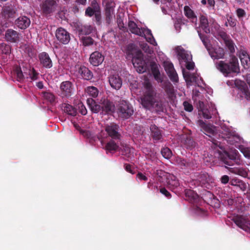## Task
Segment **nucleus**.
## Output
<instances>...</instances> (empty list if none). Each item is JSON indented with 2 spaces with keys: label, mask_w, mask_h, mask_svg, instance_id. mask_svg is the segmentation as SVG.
<instances>
[{
  "label": "nucleus",
  "mask_w": 250,
  "mask_h": 250,
  "mask_svg": "<svg viewBox=\"0 0 250 250\" xmlns=\"http://www.w3.org/2000/svg\"><path fill=\"white\" fill-rule=\"evenodd\" d=\"M144 91L141 98L143 107L147 110L155 111L157 113L163 112L164 105L162 101L148 80L143 83Z\"/></svg>",
  "instance_id": "f257e3e1"
},
{
  "label": "nucleus",
  "mask_w": 250,
  "mask_h": 250,
  "mask_svg": "<svg viewBox=\"0 0 250 250\" xmlns=\"http://www.w3.org/2000/svg\"><path fill=\"white\" fill-rule=\"evenodd\" d=\"M215 66L225 76L231 73H238L240 72L238 60L234 55L231 56L229 62L224 61L216 62Z\"/></svg>",
  "instance_id": "f03ea898"
},
{
  "label": "nucleus",
  "mask_w": 250,
  "mask_h": 250,
  "mask_svg": "<svg viewBox=\"0 0 250 250\" xmlns=\"http://www.w3.org/2000/svg\"><path fill=\"white\" fill-rule=\"evenodd\" d=\"M0 15L2 18L0 25L3 28H7L17 16V9L12 5L4 6L1 8Z\"/></svg>",
  "instance_id": "7ed1b4c3"
},
{
  "label": "nucleus",
  "mask_w": 250,
  "mask_h": 250,
  "mask_svg": "<svg viewBox=\"0 0 250 250\" xmlns=\"http://www.w3.org/2000/svg\"><path fill=\"white\" fill-rule=\"evenodd\" d=\"M117 113L119 117L128 119L133 114V107L128 101L120 100L117 104Z\"/></svg>",
  "instance_id": "20e7f679"
},
{
  "label": "nucleus",
  "mask_w": 250,
  "mask_h": 250,
  "mask_svg": "<svg viewBox=\"0 0 250 250\" xmlns=\"http://www.w3.org/2000/svg\"><path fill=\"white\" fill-rule=\"evenodd\" d=\"M221 161L226 165L233 166L235 164L237 166H240L242 164V161L240 159V155L236 150L231 152H225L221 156Z\"/></svg>",
  "instance_id": "39448f33"
},
{
  "label": "nucleus",
  "mask_w": 250,
  "mask_h": 250,
  "mask_svg": "<svg viewBox=\"0 0 250 250\" xmlns=\"http://www.w3.org/2000/svg\"><path fill=\"white\" fill-rule=\"evenodd\" d=\"M174 162L181 169L186 171L188 173L194 170L197 167L196 161L193 158L184 159L180 157H177L175 158Z\"/></svg>",
  "instance_id": "423d86ee"
},
{
  "label": "nucleus",
  "mask_w": 250,
  "mask_h": 250,
  "mask_svg": "<svg viewBox=\"0 0 250 250\" xmlns=\"http://www.w3.org/2000/svg\"><path fill=\"white\" fill-rule=\"evenodd\" d=\"M85 16L91 17L94 16L96 22L98 25L101 23V12L99 4L96 0L91 2V7L88 6L85 11Z\"/></svg>",
  "instance_id": "0eeeda50"
},
{
  "label": "nucleus",
  "mask_w": 250,
  "mask_h": 250,
  "mask_svg": "<svg viewBox=\"0 0 250 250\" xmlns=\"http://www.w3.org/2000/svg\"><path fill=\"white\" fill-rule=\"evenodd\" d=\"M60 89L59 96L62 98H68L73 94L74 87L71 82L65 81L61 83Z\"/></svg>",
  "instance_id": "6e6552de"
},
{
  "label": "nucleus",
  "mask_w": 250,
  "mask_h": 250,
  "mask_svg": "<svg viewBox=\"0 0 250 250\" xmlns=\"http://www.w3.org/2000/svg\"><path fill=\"white\" fill-rule=\"evenodd\" d=\"M198 125L201 128V130L209 138H211L210 141L215 145H217L218 142L214 139L212 138V136H214L215 134L214 130L215 127L210 125H207L205 124L203 121L199 120L198 121Z\"/></svg>",
  "instance_id": "1a4fd4ad"
},
{
  "label": "nucleus",
  "mask_w": 250,
  "mask_h": 250,
  "mask_svg": "<svg viewBox=\"0 0 250 250\" xmlns=\"http://www.w3.org/2000/svg\"><path fill=\"white\" fill-rule=\"evenodd\" d=\"M119 125L115 123H111L105 126V131L113 140H120L121 135L119 132Z\"/></svg>",
  "instance_id": "9d476101"
},
{
  "label": "nucleus",
  "mask_w": 250,
  "mask_h": 250,
  "mask_svg": "<svg viewBox=\"0 0 250 250\" xmlns=\"http://www.w3.org/2000/svg\"><path fill=\"white\" fill-rule=\"evenodd\" d=\"M115 3L114 2L110 0L106 2L104 15L105 23L107 25L111 23L113 19L115 18Z\"/></svg>",
  "instance_id": "9b49d317"
},
{
  "label": "nucleus",
  "mask_w": 250,
  "mask_h": 250,
  "mask_svg": "<svg viewBox=\"0 0 250 250\" xmlns=\"http://www.w3.org/2000/svg\"><path fill=\"white\" fill-rule=\"evenodd\" d=\"M4 38L8 42H19L21 40V34L12 28H8L5 31Z\"/></svg>",
  "instance_id": "f8f14e48"
},
{
  "label": "nucleus",
  "mask_w": 250,
  "mask_h": 250,
  "mask_svg": "<svg viewBox=\"0 0 250 250\" xmlns=\"http://www.w3.org/2000/svg\"><path fill=\"white\" fill-rule=\"evenodd\" d=\"M57 40L63 44H68L70 41V34L64 28H58L55 32Z\"/></svg>",
  "instance_id": "ddd939ff"
},
{
  "label": "nucleus",
  "mask_w": 250,
  "mask_h": 250,
  "mask_svg": "<svg viewBox=\"0 0 250 250\" xmlns=\"http://www.w3.org/2000/svg\"><path fill=\"white\" fill-rule=\"evenodd\" d=\"M136 58H133L132 60L133 64L139 73H143L146 71V66L142 59V52L140 50H138L136 52Z\"/></svg>",
  "instance_id": "4468645a"
},
{
  "label": "nucleus",
  "mask_w": 250,
  "mask_h": 250,
  "mask_svg": "<svg viewBox=\"0 0 250 250\" xmlns=\"http://www.w3.org/2000/svg\"><path fill=\"white\" fill-rule=\"evenodd\" d=\"M233 222L240 228L245 230H250V220L241 215H237L232 219Z\"/></svg>",
  "instance_id": "2eb2a0df"
},
{
  "label": "nucleus",
  "mask_w": 250,
  "mask_h": 250,
  "mask_svg": "<svg viewBox=\"0 0 250 250\" xmlns=\"http://www.w3.org/2000/svg\"><path fill=\"white\" fill-rule=\"evenodd\" d=\"M167 183L168 188L175 193L179 192L178 189H182L178 180L172 174H169L167 177Z\"/></svg>",
  "instance_id": "dca6fc26"
},
{
  "label": "nucleus",
  "mask_w": 250,
  "mask_h": 250,
  "mask_svg": "<svg viewBox=\"0 0 250 250\" xmlns=\"http://www.w3.org/2000/svg\"><path fill=\"white\" fill-rule=\"evenodd\" d=\"M102 104V112L104 115H111L114 112L115 110V105L114 103L109 100L104 99Z\"/></svg>",
  "instance_id": "f3484780"
},
{
  "label": "nucleus",
  "mask_w": 250,
  "mask_h": 250,
  "mask_svg": "<svg viewBox=\"0 0 250 250\" xmlns=\"http://www.w3.org/2000/svg\"><path fill=\"white\" fill-rule=\"evenodd\" d=\"M75 30L79 35H87L91 33L93 27L87 24H83L80 22H75L74 24Z\"/></svg>",
  "instance_id": "a211bd4d"
},
{
  "label": "nucleus",
  "mask_w": 250,
  "mask_h": 250,
  "mask_svg": "<svg viewBox=\"0 0 250 250\" xmlns=\"http://www.w3.org/2000/svg\"><path fill=\"white\" fill-rule=\"evenodd\" d=\"M57 6L55 0H45L42 3V9L43 13L49 14L55 11Z\"/></svg>",
  "instance_id": "6ab92c4d"
},
{
  "label": "nucleus",
  "mask_w": 250,
  "mask_h": 250,
  "mask_svg": "<svg viewBox=\"0 0 250 250\" xmlns=\"http://www.w3.org/2000/svg\"><path fill=\"white\" fill-rule=\"evenodd\" d=\"M176 50L180 62L184 61L186 62L192 60L191 54L185 50L182 47L180 46H177L176 48Z\"/></svg>",
  "instance_id": "aec40b11"
},
{
  "label": "nucleus",
  "mask_w": 250,
  "mask_h": 250,
  "mask_svg": "<svg viewBox=\"0 0 250 250\" xmlns=\"http://www.w3.org/2000/svg\"><path fill=\"white\" fill-rule=\"evenodd\" d=\"M104 59V56L101 52L95 51L90 55L89 62L92 65L97 66L103 62Z\"/></svg>",
  "instance_id": "412c9836"
},
{
  "label": "nucleus",
  "mask_w": 250,
  "mask_h": 250,
  "mask_svg": "<svg viewBox=\"0 0 250 250\" xmlns=\"http://www.w3.org/2000/svg\"><path fill=\"white\" fill-rule=\"evenodd\" d=\"M41 64L45 68H50L53 66V63L49 55L45 52H42L39 55Z\"/></svg>",
  "instance_id": "4be33fe9"
},
{
  "label": "nucleus",
  "mask_w": 250,
  "mask_h": 250,
  "mask_svg": "<svg viewBox=\"0 0 250 250\" xmlns=\"http://www.w3.org/2000/svg\"><path fill=\"white\" fill-rule=\"evenodd\" d=\"M30 19L26 16H21L17 18L15 21V25L19 28L24 30L30 25Z\"/></svg>",
  "instance_id": "5701e85b"
},
{
  "label": "nucleus",
  "mask_w": 250,
  "mask_h": 250,
  "mask_svg": "<svg viewBox=\"0 0 250 250\" xmlns=\"http://www.w3.org/2000/svg\"><path fill=\"white\" fill-rule=\"evenodd\" d=\"M151 136L153 140L162 142L163 140L162 131L155 125H151L150 126Z\"/></svg>",
  "instance_id": "b1692460"
},
{
  "label": "nucleus",
  "mask_w": 250,
  "mask_h": 250,
  "mask_svg": "<svg viewBox=\"0 0 250 250\" xmlns=\"http://www.w3.org/2000/svg\"><path fill=\"white\" fill-rule=\"evenodd\" d=\"M222 137L224 138L227 142L230 145H235L236 143H238L240 141V137L234 133H232L230 131H227V133L222 136Z\"/></svg>",
  "instance_id": "393cba45"
},
{
  "label": "nucleus",
  "mask_w": 250,
  "mask_h": 250,
  "mask_svg": "<svg viewBox=\"0 0 250 250\" xmlns=\"http://www.w3.org/2000/svg\"><path fill=\"white\" fill-rule=\"evenodd\" d=\"M239 57L243 67L245 69H248L250 67V57L247 52L241 50L239 53Z\"/></svg>",
  "instance_id": "a878e982"
},
{
  "label": "nucleus",
  "mask_w": 250,
  "mask_h": 250,
  "mask_svg": "<svg viewBox=\"0 0 250 250\" xmlns=\"http://www.w3.org/2000/svg\"><path fill=\"white\" fill-rule=\"evenodd\" d=\"M110 86L114 89L118 90L122 85V79L118 75H112L109 78Z\"/></svg>",
  "instance_id": "bb28decb"
},
{
  "label": "nucleus",
  "mask_w": 250,
  "mask_h": 250,
  "mask_svg": "<svg viewBox=\"0 0 250 250\" xmlns=\"http://www.w3.org/2000/svg\"><path fill=\"white\" fill-rule=\"evenodd\" d=\"M209 21L210 23L212 22L210 24L211 30H212L213 27L217 30L218 35L224 40V41L229 38V36L226 32L220 29V25L217 23L214 19L210 20Z\"/></svg>",
  "instance_id": "cd10ccee"
},
{
  "label": "nucleus",
  "mask_w": 250,
  "mask_h": 250,
  "mask_svg": "<svg viewBox=\"0 0 250 250\" xmlns=\"http://www.w3.org/2000/svg\"><path fill=\"white\" fill-rule=\"evenodd\" d=\"M78 73L84 80L89 81L93 78L92 72L86 67L81 66L78 69Z\"/></svg>",
  "instance_id": "c85d7f7f"
},
{
  "label": "nucleus",
  "mask_w": 250,
  "mask_h": 250,
  "mask_svg": "<svg viewBox=\"0 0 250 250\" xmlns=\"http://www.w3.org/2000/svg\"><path fill=\"white\" fill-rule=\"evenodd\" d=\"M151 73L155 80L158 82H162V79L161 77L158 65L155 62H151L150 64Z\"/></svg>",
  "instance_id": "c756f323"
},
{
  "label": "nucleus",
  "mask_w": 250,
  "mask_h": 250,
  "mask_svg": "<svg viewBox=\"0 0 250 250\" xmlns=\"http://www.w3.org/2000/svg\"><path fill=\"white\" fill-rule=\"evenodd\" d=\"M186 199L191 203H196L199 200L198 195L191 189L185 190Z\"/></svg>",
  "instance_id": "7c9ffc66"
},
{
  "label": "nucleus",
  "mask_w": 250,
  "mask_h": 250,
  "mask_svg": "<svg viewBox=\"0 0 250 250\" xmlns=\"http://www.w3.org/2000/svg\"><path fill=\"white\" fill-rule=\"evenodd\" d=\"M200 26L206 34H209L212 31L209 27L208 19L204 15H201L200 17Z\"/></svg>",
  "instance_id": "2f4dec72"
},
{
  "label": "nucleus",
  "mask_w": 250,
  "mask_h": 250,
  "mask_svg": "<svg viewBox=\"0 0 250 250\" xmlns=\"http://www.w3.org/2000/svg\"><path fill=\"white\" fill-rule=\"evenodd\" d=\"M196 180L199 183L202 187H207L210 180L208 174L207 173L199 174L197 177Z\"/></svg>",
  "instance_id": "473e14b6"
},
{
  "label": "nucleus",
  "mask_w": 250,
  "mask_h": 250,
  "mask_svg": "<svg viewBox=\"0 0 250 250\" xmlns=\"http://www.w3.org/2000/svg\"><path fill=\"white\" fill-rule=\"evenodd\" d=\"M141 30L142 37L144 36L146 40L150 44L154 45L156 44V42L150 29L142 28Z\"/></svg>",
  "instance_id": "72a5a7b5"
},
{
  "label": "nucleus",
  "mask_w": 250,
  "mask_h": 250,
  "mask_svg": "<svg viewBox=\"0 0 250 250\" xmlns=\"http://www.w3.org/2000/svg\"><path fill=\"white\" fill-rule=\"evenodd\" d=\"M87 104L92 112L97 113L100 111H102V104L99 105L97 104L93 99L88 98Z\"/></svg>",
  "instance_id": "f704fd0d"
},
{
  "label": "nucleus",
  "mask_w": 250,
  "mask_h": 250,
  "mask_svg": "<svg viewBox=\"0 0 250 250\" xmlns=\"http://www.w3.org/2000/svg\"><path fill=\"white\" fill-rule=\"evenodd\" d=\"M62 108L65 113L69 115L75 116L77 115V112L76 109L68 104H62Z\"/></svg>",
  "instance_id": "c9c22d12"
},
{
  "label": "nucleus",
  "mask_w": 250,
  "mask_h": 250,
  "mask_svg": "<svg viewBox=\"0 0 250 250\" xmlns=\"http://www.w3.org/2000/svg\"><path fill=\"white\" fill-rule=\"evenodd\" d=\"M128 26L130 31L134 34L142 36V30L139 28L133 21H129Z\"/></svg>",
  "instance_id": "e433bc0d"
},
{
  "label": "nucleus",
  "mask_w": 250,
  "mask_h": 250,
  "mask_svg": "<svg viewBox=\"0 0 250 250\" xmlns=\"http://www.w3.org/2000/svg\"><path fill=\"white\" fill-rule=\"evenodd\" d=\"M239 89L240 96L245 98L247 100H250V91L247 85L244 84L240 86Z\"/></svg>",
  "instance_id": "4c0bfd02"
},
{
  "label": "nucleus",
  "mask_w": 250,
  "mask_h": 250,
  "mask_svg": "<svg viewBox=\"0 0 250 250\" xmlns=\"http://www.w3.org/2000/svg\"><path fill=\"white\" fill-rule=\"evenodd\" d=\"M225 55L224 50L222 48H219L214 52L210 53L211 57L213 59L218 60L220 59H224Z\"/></svg>",
  "instance_id": "58836bf2"
},
{
  "label": "nucleus",
  "mask_w": 250,
  "mask_h": 250,
  "mask_svg": "<svg viewBox=\"0 0 250 250\" xmlns=\"http://www.w3.org/2000/svg\"><path fill=\"white\" fill-rule=\"evenodd\" d=\"M183 77L188 84H190L193 82H195L197 77L194 74H192L189 72H183Z\"/></svg>",
  "instance_id": "ea45409f"
},
{
  "label": "nucleus",
  "mask_w": 250,
  "mask_h": 250,
  "mask_svg": "<svg viewBox=\"0 0 250 250\" xmlns=\"http://www.w3.org/2000/svg\"><path fill=\"white\" fill-rule=\"evenodd\" d=\"M224 42L229 51L230 56L231 57L232 55H234L233 54L235 52V45L233 41L229 38L227 40H225Z\"/></svg>",
  "instance_id": "a19ab883"
},
{
  "label": "nucleus",
  "mask_w": 250,
  "mask_h": 250,
  "mask_svg": "<svg viewBox=\"0 0 250 250\" xmlns=\"http://www.w3.org/2000/svg\"><path fill=\"white\" fill-rule=\"evenodd\" d=\"M119 145L113 140H110L106 145L105 149L108 151H116L119 148Z\"/></svg>",
  "instance_id": "79ce46f5"
},
{
  "label": "nucleus",
  "mask_w": 250,
  "mask_h": 250,
  "mask_svg": "<svg viewBox=\"0 0 250 250\" xmlns=\"http://www.w3.org/2000/svg\"><path fill=\"white\" fill-rule=\"evenodd\" d=\"M183 145L187 148L192 149L195 146L196 143L189 137H187L183 140Z\"/></svg>",
  "instance_id": "37998d69"
},
{
  "label": "nucleus",
  "mask_w": 250,
  "mask_h": 250,
  "mask_svg": "<svg viewBox=\"0 0 250 250\" xmlns=\"http://www.w3.org/2000/svg\"><path fill=\"white\" fill-rule=\"evenodd\" d=\"M42 93L44 99L50 103H53L55 102L56 97L53 93L47 91H43Z\"/></svg>",
  "instance_id": "c03bdc74"
},
{
  "label": "nucleus",
  "mask_w": 250,
  "mask_h": 250,
  "mask_svg": "<svg viewBox=\"0 0 250 250\" xmlns=\"http://www.w3.org/2000/svg\"><path fill=\"white\" fill-rule=\"evenodd\" d=\"M184 13L186 16L189 19H192L196 18L194 12L188 6L184 7Z\"/></svg>",
  "instance_id": "a18cd8bd"
},
{
  "label": "nucleus",
  "mask_w": 250,
  "mask_h": 250,
  "mask_svg": "<svg viewBox=\"0 0 250 250\" xmlns=\"http://www.w3.org/2000/svg\"><path fill=\"white\" fill-rule=\"evenodd\" d=\"M87 92L93 98H96L98 95V90L97 88L94 86H89L87 88Z\"/></svg>",
  "instance_id": "49530a36"
},
{
  "label": "nucleus",
  "mask_w": 250,
  "mask_h": 250,
  "mask_svg": "<svg viewBox=\"0 0 250 250\" xmlns=\"http://www.w3.org/2000/svg\"><path fill=\"white\" fill-rule=\"evenodd\" d=\"M155 174L158 176V180L159 181H162L163 179H167V177L169 174L162 170H156Z\"/></svg>",
  "instance_id": "de8ad7c7"
},
{
  "label": "nucleus",
  "mask_w": 250,
  "mask_h": 250,
  "mask_svg": "<svg viewBox=\"0 0 250 250\" xmlns=\"http://www.w3.org/2000/svg\"><path fill=\"white\" fill-rule=\"evenodd\" d=\"M162 156L166 159H168L172 156V152L171 150L168 147H164L161 151Z\"/></svg>",
  "instance_id": "09e8293b"
},
{
  "label": "nucleus",
  "mask_w": 250,
  "mask_h": 250,
  "mask_svg": "<svg viewBox=\"0 0 250 250\" xmlns=\"http://www.w3.org/2000/svg\"><path fill=\"white\" fill-rule=\"evenodd\" d=\"M197 32H198V35L199 36V38L201 39V40L202 41L204 46L206 47V48H207L208 49V37L206 35L202 34L201 31L199 30H197Z\"/></svg>",
  "instance_id": "8fccbe9b"
},
{
  "label": "nucleus",
  "mask_w": 250,
  "mask_h": 250,
  "mask_svg": "<svg viewBox=\"0 0 250 250\" xmlns=\"http://www.w3.org/2000/svg\"><path fill=\"white\" fill-rule=\"evenodd\" d=\"M82 42L84 46H89L92 45L94 41L90 37H84L82 38Z\"/></svg>",
  "instance_id": "3c124183"
},
{
  "label": "nucleus",
  "mask_w": 250,
  "mask_h": 250,
  "mask_svg": "<svg viewBox=\"0 0 250 250\" xmlns=\"http://www.w3.org/2000/svg\"><path fill=\"white\" fill-rule=\"evenodd\" d=\"M14 73L16 75L17 80L21 82L24 79V76L20 67L16 68L14 70Z\"/></svg>",
  "instance_id": "603ef678"
},
{
  "label": "nucleus",
  "mask_w": 250,
  "mask_h": 250,
  "mask_svg": "<svg viewBox=\"0 0 250 250\" xmlns=\"http://www.w3.org/2000/svg\"><path fill=\"white\" fill-rule=\"evenodd\" d=\"M199 115H202L203 118L206 119H209L212 117L211 113L208 108L203 109V111L199 113Z\"/></svg>",
  "instance_id": "864d4df0"
},
{
  "label": "nucleus",
  "mask_w": 250,
  "mask_h": 250,
  "mask_svg": "<svg viewBox=\"0 0 250 250\" xmlns=\"http://www.w3.org/2000/svg\"><path fill=\"white\" fill-rule=\"evenodd\" d=\"M0 48L3 54H9L11 53V46L5 43H1L0 44Z\"/></svg>",
  "instance_id": "5fc2aeb1"
},
{
  "label": "nucleus",
  "mask_w": 250,
  "mask_h": 250,
  "mask_svg": "<svg viewBox=\"0 0 250 250\" xmlns=\"http://www.w3.org/2000/svg\"><path fill=\"white\" fill-rule=\"evenodd\" d=\"M167 74L170 80L173 82H177L178 81V76L175 70H173L171 72L167 73Z\"/></svg>",
  "instance_id": "6e6d98bb"
},
{
  "label": "nucleus",
  "mask_w": 250,
  "mask_h": 250,
  "mask_svg": "<svg viewBox=\"0 0 250 250\" xmlns=\"http://www.w3.org/2000/svg\"><path fill=\"white\" fill-rule=\"evenodd\" d=\"M164 66L167 73L171 72V71L175 70L174 66L171 62H164Z\"/></svg>",
  "instance_id": "4d7b16f0"
},
{
  "label": "nucleus",
  "mask_w": 250,
  "mask_h": 250,
  "mask_svg": "<svg viewBox=\"0 0 250 250\" xmlns=\"http://www.w3.org/2000/svg\"><path fill=\"white\" fill-rule=\"evenodd\" d=\"M29 75L30 79L32 81H35L38 79L39 73H38L34 68L30 70Z\"/></svg>",
  "instance_id": "13d9d810"
},
{
  "label": "nucleus",
  "mask_w": 250,
  "mask_h": 250,
  "mask_svg": "<svg viewBox=\"0 0 250 250\" xmlns=\"http://www.w3.org/2000/svg\"><path fill=\"white\" fill-rule=\"evenodd\" d=\"M231 171L235 174L243 176L245 174L246 171L243 168H231Z\"/></svg>",
  "instance_id": "bf43d9fd"
},
{
  "label": "nucleus",
  "mask_w": 250,
  "mask_h": 250,
  "mask_svg": "<svg viewBox=\"0 0 250 250\" xmlns=\"http://www.w3.org/2000/svg\"><path fill=\"white\" fill-rule=\"evenodd\" d=\"M184 109L188 112H191L193 110V106L188 101H185L183 103Z\"/></svg>",
  "instance_id": "052dcab7"
},
{
  "label": "nucleus",
  "mask_w": 250,
  "mask_h": 250,
  "mask_svg": "<svg viewBox=\"0 0 250 250\" xmlns=\"http://www.w3.org/2000/svg\"><path fill=\"white\" fill-rule=\"evenodd\" d=\"M117 23L118 24V27L120 29H123L125 27L123 20L120 15H117Z\"/></svg>",
  "instance_id": "680f3d73"
},
{
  "label": "nucleus",
  "mask_w": 250,
  "mask_h": 250,
  "mask_svg": "<svg viewBox=\"0 0 250 250\" xmlns=\"http://www.w3.org/2000/svg\"><path fill=\"white\" fill-rule=\"evenodd\" d=\"M236 187L239 188L242 191H245L247 188V185L242 180H240Z\"/></svg>",
  "instance_id": "e2e57ef3"
},
{
  "label": "nucleus",
  "mask_w": 250,
  "mask_h": 250,
  "mask_svg": "<svg viewBox=\"0 0 250 250\" xmlns=\"http://www.w3.org/2000/svg\"><path fill=\"white\" fill-rule=\"evenodd\" d=\"M186 62V68L188 70H193L195 67L194 62L191 60L189 61H187Z\"/></svg>",
  "instance_id": "0e129e2a"
},
{
  "label": "nucleus",
  "mask_w": 250,
  "mask_h": 250,
  "mask_svg": "<svg viewBox=\"0 0 250 250\" xmlns=\"http://www.w3.org/2000/svg\"><path fill=\"white\" fill-rule=\"evenodd\" d=\"M160 192L168 198H170L171 196L170 192L167 189H166L165 188H161L160 189Z\"/></svg>",
  "instance_id": "69168bd1"
},
{
  "label": "nucleus",
  "mask_w": 250,
  "mask_h": 250,
  "mask_svg": "<svg viewBox=\"0 0 250 250\" xmlns=\"http://www.w3.org/2000/svg\"><path fill=\"white\" fill-rule=\"evenodd\" d=\"M236 14L238 18H242L245 16L246 12L244 9L238 8L236 10Z\"/></svg>",
  "instance_id": "338daca9"
},
{
  "label": "nucleus",
  "mask_w": 250,
  "mask_h": 250,
  "mask_svg": "<svg viewBox=\"0 0 250 250\" xmlns=\"http://www.w3.org/2000/svg\"><path fill=\"white\" fill-rule=\"evenodd\" d=\"M242 152L245 157L250 159V149L249 148H244Z\"/></svg>",
  "instance_id": "774afa93"
}]
</instances>
